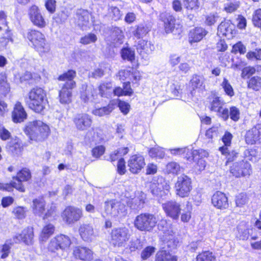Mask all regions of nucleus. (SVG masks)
<instances>
[{"label":"nucleus","instance_id":"nucleus-15","mask_svg":"<svg viewBox=\"0 0 261 261\" xmlns=\"http://www.w3.org/2000/svg\"><path fill=\"white\" fill-rule=\"evenodd\" d=\"M145 165V159L143 155L137 154L130 156L127 161L129 171L133 174H138Z\"/></svg>","mask_w":261,"mask_h":261},{"label":"nucleus","instance_id":"nucleus-28","mask_svg":"<svg viewBox=\"0 0 261 261\" xmlns=\"http://www.w3.org/2000/svg\"><path fill=\"white\" fill-rule=\"evenodd\" d=\"M83 91L81 92V98L84 102H95L97 95L96 90L91 87L82 86Z\"/></svg>","mask_w":261,"mask_h":261},{"label":"nucleus","instance_id":"nucleus-22","mask_svg":"<svg viewBox=\"0 0 261 261\" xmlns=\"http://www.w3.org/2000/svg\"><path fill=\"white\" fill-rule=\"evenodd\" d=\"M245 141L248 144H253L261 142V124H257L247 132Z\"/></svg>","mask_w":261,"mask_h":261},{"label":"nucleus","instance_id":"nucleus-64","mask_svg":"<svg viewBox=\"0 0 261 261\" xmlns=\"http://www.w3.org/2000/svg\"><path fill=\"white\" fill-rule=\"evenodd\" d=\"M246 51V47L242 44L241 42H238L232 46V53H237L239 52L241 54H244Z\"/></svg>","mask_w":261,"mask_h":261},{"label":"nucleus","instance_id":"nucleus-52","mask_svg":"<svg viewBox=\"0 0 261 261\" xmlns=\"http://www.w3.org/2000/svg\"><path fill=\"white\" fill-rule=\"evenodd\" d=\"M183 4L186 9L190 10H197L199 8L198 0H183Z\"/></svg>","mask_w":261,"mask_h":261},{"label":"nucleus","instance_id":"nucleus-24","mask_svg":"<svg viewBox=\"0 0 261 261\" xmlns=\"http://www.w3.org/2000/svg\"><path fill=\"white\" fill-rule=\"evenodd\" d=\"M79 234L85 242H91L95 237L93 226L90 224L83 223L79 228Z\"/></svg>","mask_w":261,"mask_h":261},{"label":"nucleus","instance_id":"nucleus-20","mask_svg":"<svg viewBox=\"0 0 261 261\" xmlns=\"http://www.w3.org/2000/svg\"><path fill=\"white\" fill-rule=\"evenodd\" d=\"M162 207L166 215L174 220H177L181 211L180 204L174 201H168L162 204Z\"/></svg>","mask_w":261,"mask_h":261},{"label":"nucleus","instance_id":"nucleus-4","mask_svg":"<svg viewBox=\"0 0 261 261\" xmlns=\"http://www.w3.org/2000/svg\"><path fill=\"white\" fill-rule=\"evenodd\" d=\"M75 74V71L70 70L58 77L60 81H66L59 91V101L62 104H68L71 101V90L75 86V83L72 80Z\"/></svg>","mask_w":261,"mask_h":261},{"label":"nucleus","instance_id":"nucleus-13","mask_svg":"<svg viewBox=\"0 0 261 261\" xmlns=\"http://www.w3.org/2000/svg\"><path fill=\"white\" fill-rule=\"evenodd\" d=\"M230 172L236 177L250 175L251 169L250 164L243 160L234 162L230 167Z\"/></svg>","mask_w":261,"mask_h":261},{"label":"nucleus","instance_id":"nucleus-61","mask_svg":"<svg viewBox=\"0 0 261 261\" xmlns=\"http://www.w3.org/2000/svg\"><path fill=\"white\" fill-rule=\"evenodd\" d=\"M109 13L114 20H119L121 16L120 11L116 7H111L109 9Z\"/></svg>","mask_w":261,"mask_h":261},{"label":"nucleus","instance_id":"nucleus-47","mask_svg":"<svg viewBox=\"0 0 261 261\" xmlns=\"http://www.w3.org/2000/svg\"><path fill=\"white\" fill-rule=\"evenodd\" d=\"M112 110V107L109 105L102 108H96L92 111V113L95 116L102 117L109 115Z\"/></svg>","mask_w":261,"mask_h":261},{"label":"nucleus","instance_id":"nucleus-26","mask_svg":"<svg viewBox=\"0 0 261 261\" xmlns=\"http://www.w3.org/2000/svg\"><path fill=\"white\" fill-rule=\"evenodd\" d=\"M160 18L164 22L167 32H172L175 28H178L176 27V25L179 26V24L175 23L176 20L174 17L169 13L166 12L162 13L160 15Z\"/></svg>","mask_w":261,"mask_h":261},{"label":"nucleus","instance_id":"nucleus-29","mask_svg":"<svg viewBox=\"0 0 261 261\" xmlns=\"http://www.w3.org/2000/svg\"><path fill=\"white\" fill-rule=\"evenodd\" d=\"M207 33V32L201 27H196L191 30L189 33V42L190 43L200 41Z\"/></svg>","mask_w":261,"mask_h":261},{"label":"nucleus","instance_id":"nucleus-38","mask_svg":"<svg viewBox=\"0 0 261 261\" xmlns=\"http://www.w3.org/2000/svg\"><path fill=\"white\" fill-rule=\"evenodd\" d=\"M55 231V227L51 224H48L45 225L41 231L40 239L42 241L47 240Z\"/></svg>","mask_w":261,"mask_h":261},{"label":"nucleus","instance_id":"nucleus-36","mask_svg":"<svg viewBox=\"0 0 261 261\" xmlns=\"http://www.w3.org/2000/svg\"><path fill=\"white\" fill-rule=\"evenodd\" d=\"M135 29L132 32L133 36L137 39L145 36L149 32V29L146 25L140 24L136 25Z\"/></svg>","mask_w":261,"mask_h":261},{"label":"nucleus","instance_id":"nucleus-42","mask_svg":"<svg viewBox=\"0 0 261 261\" xmlns=\"http://www.w3.org/2000/svg\"><path fill=\"white\" fill-rule=\"evenodd\" d=\"M121 56L123 60L133 62L135 59V51L129 47H123L121 50Z\"/></svg>","mask_w":261,"mask_h":261},{"label":"nucleus","instance_id":"nucleus-55","mask_svg":"<svg viewBox=\"0 0 261 261\" xmlns=\"http://www.w3.org/2000/svg\"><path fill=\"white\" fill-rule=\"evenodd\" d=\"M229 117L234 121H238L240 119V112L239 109L236 107H231L228 110Z\"/></svg>","mask_w":261,"mask_h":261},{"label":"nucleus","instance_id":"nucleus-27","mask_svg":"<svg viewBox=\"0 0 261 261\" xmlns=\"http://www.w3.org/2000/svg\"><path fill=\"white\" fill-rule=\"evenodd\" d=\"M27 114L21 103L17 101L14 107L12 113L13 121L15 123H20L27 118Z\"/></svg>","mask_w":261,"mask_h":261},{"label":"nucleus","instance_id":"nucleus-33","mask_svg":"<svg viewBox=\"0 0 261 261\" xmlns=\"http://www.w3.org/2000/svg\"><path fill=\"white\" fill-rule=\"evenodd\" d=\"M208 154V152L202 149H196L193 151L189 149V153L188 155H186L185 158L188 160H193L196 161L207 156Z\"/></svg>","mask_w":261,"mask_h":261},{"label":"nucleus","instance_id":"nucleus-21","mask_svg":"<svg viewBox=\"0 0 261 261\" xmlns=\"http://www.w3.org/2000/svg\"><path fill=\"white\" fill-rule=\"evenodd\" d=\"M235 27L229 20H225L221 22L218 27V34L219 35L225 36L227 39L232 38L235 34Z\"/></svg>","mask_w":261,"mask_h":261},{"label":"nucleus","instance_id":"nucleus-34","mask_svg":"<svg viewBox=\"0 0 261 261\" xmlns=\"http://www.w3.org/2000/svg\"><path fill=\"white\" fill-rule=\"evenodd\" d=\"M8 148L12 153L16 155H19L23 150L22 143L17 139L11 140L8 145Z\"/></svg>","mask_w":261,"mask_h":261},{"label":"nucleus","instance_id":"nucleus-10","mask_svg":"<svg viewBox=\"0 0 261 261\" xmlns=\"http://www.w3.org/2000/svg\"><path fill=\"white\" fill-rule=\"evenodd\" d=\"M129 230L126 227L114 228L111 233V243L115 247H124L129 239Z\"/></svg>","mask_w":261,"mask_h":261},{"label":"nucleus","instance_id":"nucleus-9","mask_svg":"<svg viewBox=\"0 0 261 261\" xmlns=\"http://www.w3.org/2000/svg\"><path fill=\"white\" fill-rule=\"evenodd\" d=\"M209 105L208 107L212 111L217 113V115L224 121L229 118L228 109L223 108L224 102L219 97L212 95L208 97Z\"/></svg>","mask_w":261,"mask_h":261},{"label":"nucleus","instance_id":"nucleus-18","mask_svg":"<svg viewBox=\"0 0 261 261\" xmlns=\"http://www.w3.org/2000/svg\"><path fill=\"white\" fill-rule=\"evenodd\" d=\"M29 16L34 25L40 28H43L46 26V21L37 6L34 5L30 7L29 10Z\"/></svg>","mask_w":261,"mask_h":261},{"label":"nucleus","instance_id":"nucleus-40","mask_svg":"<svg viewBox=\"0 0 261 261\" xmlns=\"http://www.w3.org/2000/svg\"><path fill=\"white\" fill-rule=\"evenodd\" d=\"M204 78L203 76L198 75L193 76L190 82V86L193 90L201 89L204 87Z\"/></svg>","mask_w":261,"mask_h":261},{"label":"nucleus","instance_id":"nucleus-31","mask_svg":"<svg viewBox=\"0 0 261 261\" xmlns=\"http://www.w3.org/2000/svg\"><path fill=\"white\" fill-rule=\"evenodd\" d=\"M45 201L43 198H38L33 201V211L35 215L41 216L45 210Z\"/></svg>","mask_w":261,"mask_h":261},{"label":"nucleus","instance_id":"nucleus-17","mask_svg":"<svg viewBox=\"0 0 261 261\" xmlns=\"http://www.w3.org/2000/svg\"><path fill=\"white\" fill-rule=\"evenodd\" d=\"M72 255L75 259L82 261H91L93 258V251L89 248L84 246L74 247Z\"/></svg>","mask_w":261,"mask_h":261},{"label":"nucleus","instance_id":"nucleus-2","mask_svg":"<svg viewBox=\"0 0 261 261\" xmlns=\"http://www.w3.org/2000/svg\"><path fill=\"white\" fill-rule=\"evenodd\" d=\"M127 215L126 205L115 199L106 200L103 204L102 215L115 220H119Z\"/></svg>","mask_w":261,"mask_h":261},{"label":"nucleus","instance_id":"nucleus-6","mask_svg":"<svg viewBox=\"0 0 261 261\" xmlns=\"http://www.w3.org/2000/svg\"><path fill=\"white\" fill-rule=\"evenodd\" d=\"M158 222L156 217L150 213H141L134 219V225L141 231L150 232L155 227Z\"/></svg>","mask_w":261,"mask_h":261},{"label":"nucleus","instance_id":"nucleus-35","mask_svg":"<svg viewBox=\"0 0 261 261\" xmlns=\"http://www.w3.org/2000/svg\"><path fill=\"white\" fill-rule=\"evenodd\" d=\"M150 191L153 195L158 198H162L164 196V195L166 194V192L163 191L162 190V185L160 184L158 180L156 181L153 180V181L150 184Z\"/></svg>","mask_w":261,"mask_h":261},{"label":"nucleus","instance_id":"nucleus-43","mask_svg":"<svg viewBox=\"0 0 261 261\" xmlns=\"http://www.w3.org/2000/svg\"><path fill=\"white\" fill-rule=\"evenodd\" d=\"M10 91V85L7 83L5 74L0 73V92L5 96Z\"/></svg>","mask_w":261,"mask_h":261},{"label":"nucleus","instance_id":"nucleus-5","mask_svg":"<svg viewBox=\"0 0 261 261\" xmlns=\"http://www.w3.org/2000/svg\"><path fill=\"white\" fill-rule=\"evenodd\" d=\"M71 244L70 237L67 235L60 234L53 238L47 245V250L53 256H58V251H65L68 249Z\"/></svg>","mask_w":261,"mask_h":261},{"label":"nucleus","instance_id":"nucleus-16","mask_svg":"<svg viewBox=\"0 0 261 261\" xmlns=\"http://www.w3.org/2000/svg\"><path fill=\"white\" fill-rule=\"evenodd\" d=\"M76 128L80 131H84L91 126L92 119L91 117L86 113L77 114L73 119Z\"/></svg>","mask_w":261,"mask_h":261},{"label":"nucleus","instance_id":"nucleus-3","mask_svg":"<svg viewBox=\"0 0 261 261\" xmlns=\"http://www.w3.org/2000/svg\"><path fill=\"white\" fill-rule=\"evenodd\" d=\"M24 133L30 140L41 141L48 137L49 128L42 121L35 120L27 124L24 129Z\"/></svg>","mask_w":261,"mask_h":261},{"label":"nucleus","instance_id":"nucleus-23","mask_svg":"<svg viewBox=\"0 0 261 261\" xmlns=\"http://www.w3.org/2000/svg\"><path fill=\"white\" fill-rule=\"evenodd\" d=\"M213 205L218 209H226L228 207V198L226 195L220 191L216 192L212 197Z\"/></svg>","mask_w":261,"mask_h":261},{"label":"nucleus","instance_id":"nucleus-45","mask_svg":"<svg viewBox=\"0 0 261 261\" xmlns=\"http://www.w3.org/2000/svg\"><path fill=\"white\" fill-rule=\"evenodd\" d=\"M129 151L128 147L119 148L115 150L110 154V159L111 162H114L117 160L122 158V156L126 154Z\"/></svg>","mask_w":261,"mask_h":261},{"label":"nucleus","instance_id":"nucleus-37","mask_svg":"<svg viewBox=\"0 0 261 261\" xmlns=\"http://www.w3.org/2000/svg\"><path fill=\"white\" fill-rule=\"evenodd\" d=\"M111 36L113 39L114 43H115L116 45L122 43L124 36L123 32L119 28L114 27L112 29Z\"/></svg>","mask_w":261,"mask_h":261},{"label":"nucleus","instance_id":"nucleus-25","mask_svg":"<svg viewBox=\"0 0 261 261\" xmlns=\"http://www.w3.org/2000/svg\"><path fill=\"white\" fill-rule=\"evenodd\" d=\"M137 52L143 58L149 55L154 50V45L150 42L145 40H139L136 45Z\"/></svg>","mask_w":261,"mask_h":261},{"label":"nucleus","instance_id":"nucleus-63","mask_svg":"<svg viewBox=\"0 0 261 261\" xmlns=\"http://www.w3.org/2000/svg\"><path fill=\"white\" fill-rule=\"evenodd\" d=\"M238 237L240 240H246L248 239L249 236V230L246 228H243L240 226L238 227Z\"/></svg>","mask_w":261,"mask_h":261},{"label":"nucleus","instance_id":"nucleus-59","mask_svg":"<svg viewBox=\"0 0 261 261\" xmlns=\"http://www.w3.org/2000/svg\"><path fill=\"white\" fill-rule=\"evenodd\" d=\"M252 22L255 27H261V9L256 10L252 16Z\"/></svg>","mask_w":261,"mask_h":261},{"label":"nucleus","instance_id":"nucleus-60","mask_svg":"<svg viewBox=\"0 0 261 261\" xmlns=\"http://www.w3.org/2000/svg\"><path fill=\"white\" fill-rule=\"evenodd\" d=\"M247 195L245 193H241L236 196V203L237 206L241 207L247 202Z\"/></svg>","mask_w":261,"mask_h":261},{"label":"nucleus","instance_id":"nucleus-56","mask_svg":"<svg viewBox=\"0 0 261 261\" xmlns=\"http://www.w3.org/2000/svg\"><path fill=\"white\" fill-rule=\"evenodd\" d=\"M97 40L96 36L92 33L88 34L83 37L80 39V42L83 44L86 45L91 43H94Z\"/></svg>","mask_w":261,"mask_h":261},{"label":"nucleus","instance_id":"nucleus-53","mask_svg":"<svg viewBox=\"0 0 261 261\" xmlns=\"http://www.w3.org/2000/svg\"><path fill=\"white\" fill-rule=\"evenodd\" d=\"M244 155L248 160L252 162H256L258 158V152L255 148L246 149L244 151Z\"/></svg>","mask_w":261,"mask_h":261},{"label":"nucleus","instance_id":"nucleus-41","mask_svg":"<svg viewBox=\"0 0 261 261\" xmlns=\"http://www.w3.org/2000/svg\"><path fill=\"white\" fill-rule=\"evenodd\" d=\"M232 138V135L229 132H226L223 136L222 140L224 144V146L219 148V150L221 151L222 154H225L227 153V147L230 145Z\"/></svg>","mask_w":261,"mask_h":261},{"label":"nucleus","instance_id":"nucleus-54","mask_svg":"<svg viewBox=\"0 0 261 261\" xmlns=\"http://www.w3.org/2000/svg\"><path fill=\"white\" fill-rule=\"evenodd\" d=\"M221 86L222 87L226 94L228 96L232 97L234 95V93L233 89L228 81L225 78L224 79L223 81L221 84Z\"/></svg>","mask_w":261,"mask_h":261},{"label":"nucleus","instance_id":"nucleus-14","mask_svg":"<svg viewBox=\"0 0 261 261\" xmlns=\"http://www.w3.org/2000/svg\"><path fill=\"white\" fill-rule=\"evenodd\" d=\"M34 230L33 227H28L23 229L20 233L13 237V243L23 242L25 245L32 246L34 244Z\"/></svg>","mask_w":261,"mask_h":261},{"label":"nucleus","instance_id":"nucleus-39","mask_svg":"<svg viewBox=\"0 0 261 261\" xmlns=\"http://www.w3.org/2000/svg\"><path fill=\"white\" fill-rule=\"evenodd\" d=\"M99 94L101 97H108L112 92V84L111 83H103L98 87Z\"/></svg>","mask_w":261,"mask_h":261},{"label":"nucleus","instance_id":"nucleus-1","mask_svg":"<svg viewBox=\"0 0 261 261\" xmlns=\"http://www.w3.org/2000/svg\"><path fill=\"white\" fill-rule=\"evenodd\" d=\"M25 101L30 109L38 113H43L48 103L45 91L37 87L29 91Z\"/></svg>","mask_w":261,"mask_h":261},{"label":"nucleus","instance_id":"nucleus-7","mask_svg":"<svg viewBox=\"0 0 261 261\" xmlns=\"http://www.w3.org/2000/svg\"><path fill=\"white\" fill-rule=\"evenodd\" d=\"M27 38L38 51L48 53L50 50L49 45L46 42L44 35L41 32L31 30L28 32Z\"/></svg>","mask_w":261,"mask_h":261},{"label":"nucleus","instance_id":"nucleus-51","mask_svg":"<svg viewBox=\"0 0 261 261\" xmlns=\"http://www.w3.org/2000/svg\"><path fill=\"white\" fill-rule=\"evenodd\" d=\"M148 153L149 156L151 158L162 159L165 156V152L163 149L159 146L150 148L148 151Z\"/></svg>","mask_w":261,"mask_h":261},{"label":"nucleus","instance_id":"nucleus-58","mask_svg":"<svg viewBox=\"0 0 261 261\" xmlns=\"http://www.w3.org/2000/svg\"><path fill=\"white\" fill-rule=\"evenodd\" d=\"M240 6L239 2H228L224 5V10L227 13H232L236 11Z\"/></svg>","mask_w":261,"mask_h":261},{"label":"nucleus","instance_id":"nucleus-57","mask_svg":"<svg viewBox=\"0 0 261 261\" xmlns=\"http://www.w3.org/2000/svg\"><path fill=\"white\" fill-rule=\"evenodd\" d=\"M12 213L16 218L22 219L25 217L26 210L24 207L17 206L13 209Z\"/></svg>","mask_w":261,"mask_h":261},{"label":"nucleus","instance_id":"nucleus-44","mask_svg":"<svg viewBox=\"0 0 261 261\" xmlns=\"http://www.w3.org/2000/svg\"><path fill=\"white\" fill-rule=\"evenodd\" d=\"M155 261H177V259L175 256L168 253L166 251H161L156 253Z\"/></svg>","mask_w":261,"mask_h":261},{"label":"nucleus","instance_id":"nucleus-12","mask_svg":"<svg viewBox=\"0 0 261 261\" xmlns=\"http://www.w3.org/2000/svg\"><path fill=\"white\" fill-rule=\"evenodd\" d=\"M175 188L178 196L181 197L188 196L192 190L191 179L185 174L179 176L177 178Z\"/></svg>","mask_w":261,"mask_h":261},{"label":"nucleus","instance_id":"nucleus-30","mask_svg":"<svg viewBox=\"0 0 261 261\" xmlns=\"http://www.w3.org/2000/svg\"><path fill=\"white\" fill-rule=\"evenodd\" d=\"M146 195L142 192H138L130 202V207L133 210H140L143 207Z\"/></svg>","mask_w":261,"mask_h":261},{"label":"nucleus","instance_id":"nucleus-32","mask_svg":"<svg viewBox=\"0 0 261 261\" xmlns=\"http://www.w3.org/2000/svg\"><path fill=\"white\" fill-rule=\"evenodd\" d=\"M90 14L87 10H79L76 13L77 22L78 25L85 29L84 27H87L89 23Z\"/></svg>","mask_w":261,"mask_h":261},{"label":"nucleus","instance_id":"nucleus-8","mask_svg":"<svg viewBox=\"0 0 261 261\" xmlns=\"http://www.w3.org/2000/svg\"><path fill=\"white\" fill-rule=\"evenodd\" d=\"M159 230L163 232L162 239L169 248H174L176 246L178 241L175 238V233L170 224L166 220H162L158 225Z\"/></svg>","mask_w":261,"mask_h":261},{"label":"nucleus","instance_id":"nucleus-11","mask_svg":"<svg viewBox=\"0 0 261 261\" xmlns=\"http://www.w3.org/2000/svg\"><path fill=\"white\" fill-rule=\"evenodd\" d=\"M61 217L65 223L72 224L79 221L83 217V212L78 207L68 206L62 213Z\"/></svg>","mask_w":261,"mask_h":261},{"label":"nucleus","instance_id":"nucleus-19","mask_svg":"<svg viewBox=\"0 0 261 261\" xmlns=\"http://www.w3.org/2000/svg\"><path fill=\"white\" fill-rule=\"evenodd\" d=\"M31 173L29 169L23 168L17 173V175L15 177H13V179H15L16 181H12L10 184L13 186V188H15L20 192L24 191V188L21 182L28 181L31 178Z\"/></svg>","mask_w":261,"mask_h":261},{"label":"nucleus","instance_id":"nucleus-46","mask_svg":"<svg viewBox=\"0 0 261 261\" xmlns=\"http://www.w3.org/2000/svg\"><path fill=\"white\" fill-rule=\"evenodd\" d=\"M248 83V87L255 91H258L261 88V77L253 76L251 77Z\"/></svg>","mask_w":261,"mask_h":261},{"label":"nucleus","instance_id":"nucleus-48","mask_svg":"<svg viewBox=\"0 0 261 261\" xmlns=\"http://www.w3.org/2000/svg\"><path fill=\"white\" fill-rule=\"evenodd\" d=\"M183 213L181 215V221L183 222H188L191 218L192 206L189 202H187L186 207L183 209Z\"/></svg>","mask_w":261,"mask_h":261},{"label":"nucleus","instance_id":"nucleus-62","mask_svg":"<svg viewBox=\"0 0 261 261\" xmlns=\"http://www.w3.org/2000/svg\"><path fill=\"white\" fill-rule=\"evenodd\" d=\"M255 72L253 66H246L242 70V76L244 79L248 78Z\"/></svg>","mask_w":261,"mask_h":261},{"label":"nucleus","instance_id":"nucleus-49","mask_svg":"<svg viewBox=\"0 0 261 261\" xmlns=\"http://www.w3.org/2000/svg\"><path fill=\"white\" fill-rule=\"evenodd\" d=\"M197 261H216V257L212 252L206 251L199 253L196 257Z\"/></svg>","mask_w":261,"mask_h":261},{"label":"nucleus","instance_id":"nucleus-50","mask_svg":"<svg viewBox=\"0 0 261 261\" xmlns=\"http://www.w3.org/2000/svg\"><path fill=\"white\" fill-rule=\"evenodd\" d=\"M180 165L174 162H171L168 163L166 167V172L168 173L177 174L180 171Z\"/></svg>","mask_w":261,"mask_h":261}]
</instances>
